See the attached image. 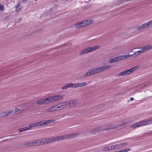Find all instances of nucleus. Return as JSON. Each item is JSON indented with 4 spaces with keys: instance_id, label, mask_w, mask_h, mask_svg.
<instances>
[{
    "instance_id": "1",
    "label": "nucleus",
    "mask_w": 152,
    "mask_h": 152,
    "mask_svg": "<svg viewBox=\"0 0 152 152\" xmlns=\"http://www.w3.org/2000/svg\"><path fill=\"white\" fill-rule=\"evenodd\" d=\"M111 67V66L109 65H106L96 68H94L89 70L85 73V75L88 77L94 74L99 73L105 70L108 69Z\"/></svg>"
},
{
    "instance_id": "2",
    "label": "nucleus",
    "mask_w": 152,
    "mask_h": 152,
    "mask_svg": "<svg viewBox=\"0 0 152 152\" xmlns=\"http://www.w3.org/2000/svg\"><path fill=\"white\" fill-rule=\"evenodd\" d=\"M127 123H124V124H122L121 125H118L117 124H113L111 125H109L107 128L105 127L103 130H102V128L100 127H98L96 128L93 129L91 131V132L92 133H95L97 132H100L101 131H107L110 129H115L116 128L119 127L123 126L124 125L127 124Z\"/></svg>"
},
{
    "instance_id": "3",
    "label": "nucleus",
    "mask_w": 152,
    "mask_h": 152,
    "mask_svg": "<svg viewBox=\"0 0 152 152\" xmlns=\"http://www.w3.org/2000/svg\"><path fill=\"white\" fill-rule=\"evenodd\" d=\"M97 47L99 48V46H97ZM98 48H97V46H94L93 47H88L82 50L79 53V54L80 55L86 54L88 53L92 52L95 50H96Z\"/></svg>"
},
{
    "instance_id": "4",
    "label": "nucleus",
    "mask_w": 152,
    "mask_h": 152,
    "mask_svg": "<svg viewBox=\"0 0 152 152\" xmlns=\"http://www.w3.org/2000/svg\"><path fill=\"white\" fill-rule=\"evenodd\" d=\"M77 133H75V134H72L71 135L69 134V135H66V136L63 135L61 136L56 137L55 138H54V142L55 141H59L62 140H64L66 138L69 139L70 138H73L75 136H77Z\"/></svg>"
},
{
    "instance_id": "5",
    "label": "nucleus",
    "mask_w": 152,
    "mask_h": 152,
    "mask_svg": "<svg viewBox=\"0 0 152 152\" xmlns=\"http://www.w3.org/2000/svg\"><path fill=\"white\" fill-rule=\"evenodd\" d=\"M79 100L77 99H73L70 100L67 103L68 107L69 108L74 106H77L79 105Z\"/></svg>"
},
{
    "instance_id": "6",
    "label": "nucleus",
    "mask_w": 152,
    "mask_h": 152,
    "mask_svg": "<svg viewBox=\"0 0 152 152\" xmlns=\"http://www.w3.org/2000/svg\"><path fill=\"white\" fill-rule=\"evenodd\" d=\"M147 123L146 121L138 122L134 124L132 126V127L136 128L137 127H138L141 126L146 125Z\"/></svg>"
},
{
    "instance_id": "7",
    "label": "nucleus",
    "mask_w": 152,
    "mask_h": 152,
    "mask_svg": "<svg viewBox=\"0 0 152 152\" xmlns=\"http://www.w3.org/2000/svg\"><path fill=\"white\" fill-rule=\"evenodd\" d=\"M12 113V110L8 111L7 110L4 112H2L0 113V118H1L6 116L10 115Z\"/></svg>"
},
{
    "instance_id": "8",
    "label": "nucleus",
    "mask_w": 152,
    "mask_h": 152,
    "mask_svg": "<svg viewBox=\"0 0 152 152\" xmlns=\"http://www.w3.org/2000/svg\"><path fill=\"white\" fill-rule=\"evenodd\" d=\"M152 47L151 45H149L141 47L140 48L142 53L148 50H150Z\"/></svg>"
},
{
    "instance_id": "9",
    "label": "nucleus",
    "mask_w": 152,
    "mask_h": 152,
    "mask_svg": "<svg viewBox=\"0 0 152 152\" xmlns=\"http://www.w3.org/2000/svg\"><path fill=\"white\" fill-rule=\"evenodd\" d=\"M62 96L61 95H55L50 97V99L54 101H57L61 99Z\"/></svg>"
},
{
    "instance_id": "10",
    "label": "nucleus",
    "mask_w": 152,
    "mask_h": 152,
    "mask_svg": "<svg viewBox=\"0 0 152 152\" xmlns=\"http://www.w3.org/2000/svg\"><path fill=\"white\" fill-rule=\"evenodd\" d=\"M41 122H41V121H40L38 122H37L30 124L29 125V126L30 127V128H31L32 127H35L39 126H41Z\"/></svg>"
},
{
    "instance_id": "11",
    "label": "nucleus",
    "mask_w": 152,
    "mask_h": 152,
    "mask_svg": "<svg viewBox=\"0 0 152 152\" xmlns=\"http://www.w3.org/2000/svg\"><path fill=\"white\" fill-rule=\"evenodd\" d=\"M91 22V21H89L88 20H86L82 22H81L80 23L82 24L81 26V27H84L86 25H88L90 24L91 23L90 22Z\"/></svg>"
},
{
    "instance_id": "12",
    "label": "nucleus",
    "mask_w": 152,
    "mask_h": 152,
    "mask_svg": "<svg viewBox=\"0 0 152 152\" xmlns=\"http://www.w3.org/2000/svg\"><path fill=\"white\" fill-rule=\"evenodd\" d=\"M68 102L67 101L61 103V109H62L69 108V107H68Z\"/></svg>"
},
{
    "instance_id": "13",
    "label": "nucleus",
    "mask_w": 152,
    "mask_h": 152,
    "mask_svg": "<svg viewBox=\"0 0 152 152\" xmlns=\"http://www.w3.org/2000/svg\"><path fill=\"white\" fill-rule=\"evenodd\" d=\"M72 83H68L65 86L62 87L61 88V89L62 90H65L69 87H72Z\"/></svg>"
},
{
    "instance_id": "14",
    "label": "nucleus",
    "mask_w": 152,
    "mask_h": 152,
    "mask_svg": "<svg viewBox=\"0 0 152 152\" xmlns=\"http://www.w3.org/2000/svg\"><path fill=\"white\" fill-rule=\"evenodd\" d=\"M36 103L38 105H42L45 103V100L44 99H40L36 101Z\"/></svg>"
},
{
    "instance_id": "15",
    "label": "nucleus",
    "mask_w": 152,
    "mask_h": 152,
    "mask_svg": "<svg viewBox=\"0 0 152 152\" xmlns=\"http://www.w3.org/2000/svg\"><path fill=\"white\" fill-rule=\"evenodd\" d=\"M42 143L41 139L33 141V145H40V144Z\"/></svg>"
},
{
    "instance_id": "16",
    "label": "nucleus",
    "mask_w": 152,
    "mask_h": 152,
    "mask_svg": "<svg viewBox=\"0 0 152 152\" xmlns=\"http://www.w3.org/2000/svg\"><path fill=\"white\" fill-rule=\"evenodd\" d=\"M41 126H43L45 125H47L49 123H50V121H49V120H45V121H41Z\"/></svg>"
},
{
    "instance_id": "17",
    "label": "nucleus",
    "mask_w": 152,
    "mask_h": 152,
    "mask_svg": "<svg viewBox=\"0 0 152 152\" xmlns=\"http://www.w3.org/2000/svg\"><path fill=\"white\" fill-rule=\"evenodd\" d=\"M30 127H26L21 129H19L18 130L20 132H22L23 131H26L27 130L29 129Z\"/></svg>"
},
{
    "instance_id": "18",
    "label": "nucleus",
    "mask_w": 152,
    "mask_h": 152,
    "mask_svg": "<svg viewBox=\"0 0 152 152\" xmlns=\"http://www.w3.org/2000/svg\"><path fill=\"white\" fill-rule=\"evenodd\" d=\"M45 100V103L46 104H48L50 102H53V100H52L51 99H50V98H46Z\"/></svg>"
},
{
    "instance_id": "19",
    "label": "nucleus",
    "mask_w": 152,
    "mask_h": 152,
    "mask_svg": "<svg viewBox=\"0 0 152 152\" xmlns=\"http://www.w3.org/2000/svg\"><path fill=\"white\" fill-rule=\"evenodd\" d=\"M57 110V109L55 108V109H53L51 107L50 108L47 109L46 112H50Z\"/></svg>"
},
{
    "instance_id": "20",
    "label": "nucleus",
    "mask_w": 152,
    "mask_h": 152,
    "mask_svg": "<svg viewBox=\"0 0 152 152\" xmlns=\"http://www.w3.org/2000/svg\"><path fill=\"white\" fill-rule=\"evenodd\" d=\"M22 6L20 4H18L17 7L16 8V11L17 12H18L21 9Z\"/></svg>"
},
{
    "instance_id": "21",
    "label": "nucleus",
    "mask_w": 152,
    "mask_h": 152,
    "mask_svg": "<svg viewBox=\"0 0 152 152\" xmlns=\"http://www.w3.org/2000/svg\"><path fill=\"white\" fill-rule=\"evenodd\" d=\"M82 23L80 22L78 23H77L75 24L74 25V26H75V27L77 28H81V25H82Z\"/></svg>"
},
{
    "instance_id": "22",
    "label": "nucleus",
    "mask_w": 152,
    "mask_h": 152,
    "mask_svg": "<svg viewBox=\"0 0 152 152\" xmlns=\"http://www.w3.org/2000/svg\"><path fill=\"white\" fill-rule=\"evenodd\" d=\"M24 145L29 146L33 145V141H31L29 142H27L25 143Z\"/></svg>"
},
{
    "instance_id": "23",
    "label": "nucleus",
    "mask_w": 152,
    "mask_h": 152,
    "mask_svg": "<svg viewBox=\"0 0 152 152\" xmlns=\"http://www.w3.org/2000/svg\"><path fill=\"white\" fill-rule=\"evenodd\" d=\"M139 67V66H135L134 67L131 68L129 69L131 72H132L133 71H135Z\"/></svg>"
},
{
    "instance_id": "24",
    "label": "nucleus",
    "mask_w": 152,
    "mask_h": 152,
    "mask_svg": "<svg viewBox=\"0 0 152 152\" xmlns=\"http://www.w3.org/2000/svg\"><path fill=\"white\" fill-rule=\"evenodd\" d=\"M112 150V148L111 146L106 147L104 148L103 150L104 151Z\"/></svg>"
},
{
    "instance_id": "25",
    "label": "nucleus",
    "mask_w": 152,
    "mask_h": 152,
    "mask_svg": "<svg viewBox=\"0 0 152 152\" xmlns=\"http://www.w3.org/2000/svg\"><path fill=\"white\" fill-rule=\"evenodd\" d=\"M48 143H51L54 142V138H47Z\"/></svg>"
},
{
    "instance_id": "26",
    "label": "nucleus",
    "mask_w": 152,
    "mask_h": 152,
    "mask_svg": "<svg viewBox=\"0 0 152 152\" xmlns=\"http://www.w3.org/2000/svg\"><path fill=\"white\" fill-rule=\"evenodd\" d=\"M148 23V22L142 24V26H143L144 29L150 27Z\"/></svg>"
},
{
    "instance_id": "27",
    "label": "nucleus",
    "mask_w": 152,
    "mask_h": 152,
    "mask_svg": "<svg viewBox=\"0 0 152 152\" xmlns=\"http://www.w3.org/2000/svg\"><path fill=\"white\" fill-rule=\"evenodd\" d=\"M41 140L42 141V143H43L42 144H46L47 143H48L47 138L45 139H43L42 140L41 139Z\"/></svg>"
},
{
    "instance_id": "28",
    "label": "nucleus",
    "mask_w": 152,
    "mask_h": 152,
    "mask_svg": "<svg viewBox=\"0 0 152 152\" xmlns=\"http://www.w3.org/2000/svg\"><path fill=\"white\" fill-rule=\"evenodd\" d=\"M116 62H117L116 57L113 58L111 59L109 61L110 63H112Z\"/></svg>"
},
{
    "instance_id": "29",
    "label": "nucleus",
    "mask_w": 152,
    "mask_h": 152,
    "mask_svg": "<svg viewBox=\"0 0 152 152\" xmlns=\"http://www.w3.org/2000/svg\"><path fill=\"white\" fill-rule=\"evenodd\" d=\"M121 60L125 59L127 58L126 55H122L120 56Z\"/></svg>"
},
{
    "instance_id": "30",
    "label": "nucleus",
    "mask_w": 152,
    "mask_h": 152,
    "mask_svg": "<svg viewBox=\"0 0 152 152\" xmlns=\"http://www.w3.org/2000/svg\"><path fill=\"white\" fill-rule=\"evenodd\" d=\"M72 88H76V87H80V84L79 83H77V84H73L72 83Z\"/></svg>"
},
{
    "instance_id": "31",
    "label": "nucleus",
    "mask_w": 152,
    "mask_h": 152,
    "mask_svg": "<svg viewBox=\"0 0 152 152\" xmlns=\"http://www.w3.org/2000/svg\"><path fill=\"white\" fill-rule=\"evenodd\" d=\"M126 73L125 72V71H123L122 72H121L120 73H119L118 76H124L125 75H126Z\"/></svg>"
},
{
    "instance_id": "32",
    "label": "nucleus",
    "mask_w": 152,
    "mask_h": 152,
    "mask_svg": "<svg viewBox=\"0 0 152 152\" xmlns=\"http://www.w3.org/2000/svg\"><path fill=\"white\" fill-rule=\"evenodd\" d=\"M142 53V52L141 50H139V51H136L134 53V54H135V56H137V55H139L140 53Z\"/></svg>"
},
{
    "instance_id": "33",
    "label": "nucleus",
    "mask_w": 152,
    "mask_h": 152,
    "mask_svg": "<svg viewBox=\"0 0 152 152\" xmlns=\"http://www.w3.org/2000/svg\"><path fill=\"white\" fill-rule=\"evenodd\" d=\"M56 109H57V108L58 109V110H61L62 109H61V103L58 104H57L56 105Z\"/></svg>"
},
{
    "instance_id": "34",
    "label": "nucleus",
    "mask_w": 152,
    "mask_h": 152,
    "mask_svg": "<svg viewBox=\"0 0 152 152\" xmlns=\"http://www.w3.org/2000/svg\"><path fill=\"white\" fill-rule=\"evenodd\" d=\"M115 145L116 149H119L121 148L122 147L121 145V143L118 144L116 145Z\"/></svg>"
},
{
    "instance_id": "35",
    "label": "nucleus",
    "mask_w": 152,
    "mask_h": 152,
    "mask_svg": "<svg viewBox=\"0 0 152 152\" xmlns=\"http://www.w3.org/2000/svg\"><path fill=\"white\" fill-rule=\"evenodd\" d=\"M128 145V143L127 142H125L121 143V145L122 147H124Z\"/></svg>"
},
{
    "instance_id": "36",
    "label": "nucleus",
    "mask_w": 152,
    "mask_h": 152,
    "mask_svg": "<svg viewBox=\"0 0 152 152\" xmlns=\"http://www.w3.org/2000/svg\"><path fill=\"white\" fill-rule=\"evenodd\" d=\"M125 71L126 75H129L132 73L130 69L126 70Z\"/></svg>"
},
{
    "instance_id": "37",
    "label": "nucleus",
    "mask_w": 152,
    "mask_h": 152,
    "mask_svg": "<svg viewBox=\"0 0 152 152\" xmlns=\"http://www.w3.org/2000/svg\"><path fill=\"white\" fill-rule=\"evenodd\" d=\"M146 121L147 125H149L152 124V119H151Z\"/></svg>"
},
{
    "instance_id": "38",
    "label": "nucleus",
    "mask_w": 152,
    "mask_h": 152,
    "mask_svg": "<svg viewBox=\"0 0 152 152\" xmlns=\"http://www.w3.org/2000/svg\"><path fill=\"white\" fill-rule=\"evenodd\" d=\"M79 83L80 84V87L84 86L87 84L85 82L81 83Z\"/></svg>"
},
{
    "instance_id": "39",
    "label": "nucleus",
    "mask_w": 152,
    "mask_h": 152,
    "mask_svg": "<svg viewBox=\"0 0 152 152\" xmlns=\"http://www.w3.org/2000/svg\"><path fill=\"white\" fill-rule=\"evenodd\" d=\"M131 149L129 148L123 149V152H126L128 151H129Z\"/></svg>"
},
{
    "instance_id": "40",
    "label": "nucleus",
    "mask_w": 152,
    "mask_h": 152,
    "mask_svg": "<svg viewBox=\"0 0 152 152\" xmlns=\"http://www.w3.org/2000/svg\"><path fill=\"white\" fill-rule=\"evenodd\" d=\"M144 29L143 26H142V25L138 27L137 29L139 30H140Z\"/></svg>"
},
{
    "instance_id": "41",
    "label": "nucleus",
    "mask_w": 152,
    "mask_h": 152,
    "mask_svg": "<svg viewBox=\"0 0 152 152\" xmlns=\"http://www.w3.org/2000/svg\"><path fill=\"white\" fill-rule=\"evenodd\" d=\"M117 61L121 60L120 56L116 57Z\"/></svg>"
},
{
    "instance_id": "42",
    "label": "nucleus",
    "mask_w": 152,
    "mask_h": 152,
    "mask_svg": "<svg viewBox=\"0 0 152 152\" xmlns=\"http://www.w3.org/2000/svg\"><path fill=\"white\" fill-rule=\"evenodd\" d=\"M127 58H128L129 57H132V56H134V57L136 56H135V54H134V53L133 54H132V55H127Z\"/></svg>"
},
{
    "instance_id": "43",
    "label": "nucleus",
    "mask_w": 152,
    "mask_h": 152,
    "mask_svg": "<svg viewBox=\"0 0 152 152\" xmlns=\"http://www.w3.org/2000/svg\"><path fill=\"white\" fill-rule=\"evenodd\" d=\"M3 6L1 4H0V10L2 11L3 10Z\"/></svg>"
},
{
    "instance_id": "44",
    "label": "nucleus",
    "mask_w": 152,
    "mask_h": 152,
    "mask_svg": "<svg viewBox=\"0 0 152 152\" xmlns=\"http://www.w3.org/2000/svg\"><path fill=\"white\" fill-rule=\"evenodd\" d=\"M148 23L149 24L150 27L151 26H152V20L148 22Z\"/></svg>"
},
{
    "instance_id": "45",
    "label": "nucleus",
    "mask_w": 152,
    "mask_h": 152,
    "mask_svg": "<svg viewBox=\"0 0 152 152\" xmlns=\"http://www.w3.org/2000/svg\"><path fill=\"white\" fill-rule=\"evenodd\" d=\"M112 148V150H114L115 149H116L115 145H113L112 146H111Z\"/></svg>"
},
{
    "instance_id": "46",
    "label": "nucleus",
    "mask_w": 152,
    "mask_h": 152,
    "mask_svg": "<svg viewBox=\"0 0 152 152\" xmlns=\"http://www.w3.org/2000/svg\"><path fill=\"white\" fill-rule=\"evenodd\" d=\"M27 0H23V1H22V3L23 4H25L27 2Z\"/></svg>"
},
{
    "instance_id": "47",
    "label": "nucleus",
    "mask_w": 152,
    "mask_h": 152,
    "mask_svg": "<svg viewBox=\"0 0 152 152\" xmlns=\"http://www.w3.org/2000/svg\"><path fill=\"white\" fill-rule=\"evenodd\" d=\"M19 110V109L18 108H15V112H17Z\"/></svg>"
},
{
    "instance_id": "48",
    "label": "nucleus",
    "mask_w": 152,
    "mask_h": 152,
    "mask_svg": "<svg viewBox=\"0 0 152 152\" xmlns=\"http://www.w3.org/2000/svg\"><path fill=\"white\" fill-rule=\"evenodd\" d=\"M55 121V120H49V121H50V123H53V122H54V121Z\"/></svg>"
},
{
    "instance_id": "49",
    "label": "nucleus",
    "mask_w": 152,
    "mask_h": 152,
    "mask_svg": "<svg viewBox=\"0 0 152 152\" xmlns=\"http://www.w3.org/2000/svg\"><path fill=\"white\" fill-rule=\"evenodd\" d=\"M56 107V105H54L53 106L51 107L53 109H55V108Z\"/></svg>"
},
{
    "instance_id": "50",
    "label": "nucleus",
    "mask_w": 152,
    "mask_h": 152,
    "mask_svg": "<svg viewBox=\"0 0 152 152\" xmlns=\"http://www.w3.org/2000/svg\"><path fill=\"white\" fill-rule=\"evenodd\" d=\"M130 99L131 100V101H132L134 100V99L132 97H131V98H130Z\"/></svg>"
},
{
    "instance_id": "51",
    "label": "nucleus",
    "mask_w": 152,
    "mask_h": 152,
    "mask_svg": "<svg viewBox=\"0 0 152 152\" xmlns=\"http://www.w3.org/2000/svg\"><path fill=\"white\" fill-rule=\"evenodd\" d=\"M119 151V152H123V150Z\"/></svg>"
},
{
    "instance_id": "52",
    "label": "nucleus",
    "mask_w": 152,
    "mask_h": 152,
    "mask_svg": "<svg viewBox=\"0 0 152 152\" xmlns=\"http://www.w3.org/2000/svg\"><path fill=\"white\" fill-rule=\"evenodd\" d=\"M37 31H34V33H37Z\"/></svg>"
},
{
    "instance_id": "53",
    "label": "nucleus",
    "mask_w": 152,
    "mask_h": 152,
    "mask_svg": "<svg viewBox=\"0 0 152 152\" xmlns=\"http://www.w3.org/2000/svg\"><path fill=\"white\" fill-rule=\"evenodd\" d=\"M115 152H119V151H115Z\"/></svg>"
}]
</instances>
